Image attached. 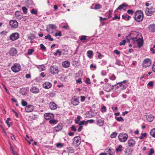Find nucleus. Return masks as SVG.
I'll return each mask as SVG.
<instances>
[{
  "mask_svg": "<svg viewBox=\"0 0 155 155\" xmlns=\"http://www.w3.org/2000/svg\"><path fill=\"white\" fill-rule=\"evenodd\" d=\"M126 37L128 41H129L130 39L132 42L137 44L138 48H140L143 45V38L141 34L140 33L135 31H132Z\"/></svg>",
  "mask_w": 155,
  "mask_h": 155,
  "instance_id": "nucleus-1",
  "label": "nucleus"
},
{
  "mask_svg": "<svg viewBox=\"0 0 155 155\" xmlns=\"http://www.w3.org/2000/svg\"><path fill=\"white\" fill-rule=\"evenodd\" d=\"M135 20L138 22L142 21L143 18V14L141 11H137L135 13L134 17Z\"/></svg>",
  "mask_w": 155,
  "mask_h": 155,
  "instance_id": "nucleus-2",
  "label": "nucleus"
},
{
  "mask_svg": "<svg viewBox=\"0 0 155 155\" xmlns=\"http://www.w3.org/2000/svg\"><path fill=\"white\" fill-rule=\"evenodd\" d=\"M155 12V8L153 6L147 7L145 10L146 14L148 16H151Z\"/></svg>",
  "mask_w": 155,
  "mask_h": 155,
  "instance_id": "nucleus-3",
  "label": "nucleus"
},
{
  "mask_svg": "<svg viewBox=\"0 0 155 155\" xmlns=\"http://www.w3.org/2000/svg\"><path fill=\"white\" fill-rule=\"evenodd\" d=\"M118 137L120 142H124L127 140L128 136L126 134L122 133L119 134Z\"/></svg>",
  "mask_w": 155,
  "mask_h": 155,
  "instance_id": "nucleus-4",
  "label": "nucleus"
},
{
  "mask_svg": "<svg viewBox=\"0 0 155 155\" xmlns=\"http://www.w3.org/2000/svg\"><path fill=\"white\" fill-rule=\"evenodd\" d=\"M57 27L53 24H49L47 27V31L50 33H53L56 30Z\"/></svg>",
  "mask_w": 155,
  "mask_h": 155,
  "instance_id": "nucleus-5",
  "label": "nucleus"
},
{
  "mask_svg": "<svg viewBox=\"0 0 155 155\" xmlns=\"http://www.w3.org/2000/svg\"><path fill=\"white\" fill-rule=\"evenodd\" d=\"M21 68V66L19 63H15L12 67L11 69L14 72L17 73L19 72Z\"/></svg>",
  "mask_w": 155,
  "mask_h": 155,
  "instance_id": "nucleus-6",
  "label": "nucleus"
},
{
  "mask_svg": "<svg viewBox=\"0 0 155 155\" xmlns=\"http://www.w3.org/2000/svg\"><path fill=\"white\" fill-rule=\"evenodd\" d=\"M49 71L50 73L53 75L58 74L59 71L58 67L54 66H50Z\"/></svg>",
  "mask_w": 155,
  "mask_h": 155,
  "instance_id": "nucleus-7",
  "label": "nucleus"
},
{
  "mask_svg": "<svg viewBox=\"0 0 155 155\" xmlns=\"http://www.w3.org/2000/svg\"><path fill=\"white\" fill-rule=\"evenodd\" d=\"M81 138L80 136H76L74 138L73 143L75 147H78L81 143Z\"/></svg>",
  "mask_w": 155,
  "mask_h": 155,
  "instance_id": "nucleus-8",
  "label": "nucleus"
},
{
  "mask_svg": "<svg viewBox=\"0 0 155 155\" xmlns=\"http://www.w3.org/2000/svg\"><path fill=\"white\" fill-rule=\"evenodd\" d=\"M117 84L119 85L121 89L124 90L128 86V83L127 81L124 80L122 82L118 83Z\"/></svg>",
  "mask_w": 155,
  "mask_h": 155,
  "instance_id": "nucleus-9",
  "label": "nucleus"
},
{
  "mask_svg": "<svg viewBox=\"0 0 155 155\" xmlns=\"http://www.w3.org/2000/svg\"><path fill=\"white\" fill-rule=\"evenodd\" d=\"M9 25L12 28H16L18 26V22L15 20H12L9 22Z\"/></svg>",
  "mask_w": 155,
  "mask_h": 155,
  "instance_id": "nucleus-10",
  "label": "nucleus"
},
{
  "mask_svg": "<svg viewBox=\"0 0 155 155\" xmlns=\"http://www.w3.org/2000/svg\"><path fill=\"white\" fill-rule=\"evenodd\" d=\"M151 61L149 58L145 59L142 63V65L143 67L147 68L151 64Z\"/></svg>",
  "mask_w": 155,
  "mask_h": 155,
  "instance_id": "nucleus-11",
  "label": "nucleus"
},
{
  "mask_svg": "<svg viewBox=\"0 0 155 155\" xmlns=\"http://www.w3.org/2000/svg\"><path fill=\"white\" fill-rule=\"evenodd\" d=\"M54 115L51 113H47L44 114V117L45 119L47 120H49L54 118Z\"/></svg>",
  "mask_w": 155,
  "mask_h": 155,
  "instance_id": "nucleus-12",
  "label": "nucleus"
},
{
  "mask_svg": "<svg viewBox=\"0 0 155 155\" xmlns=\"http://www.w3.org/2000/svg\"><path fill=\"white\" fill-rule=\"evenodd\" d=\"M79 98L78 97H74L71 99V103L74 106L78 105L79 103Z\"/></svg>",
  "mask_w": 155,
  "mask_h": 155,
  "instance_id": "nucleus-13",
  "label": "nucleus"
},
{
  "mask_svg": "<svg viewBox=\"0 0 155 155\" xmlns=\"http://www.w3.org/2000/svg\"><path fill=\"white\" fill-rule=\"evenodd\" d=\"M19 35L17 33H15L12 34L10 36V38L12 41L17 40L19 37Z\"/></svg>",
  "mask_w": 155,
  "mask_h": 155,
  "instance_id": "nucleus-14",
  "label": "nucleus"
},
{
  "mask_svg": "<svg viewBox=\"0 0 155 155\" xmlns=\"http://www.w3.org/2000/svg\"><path fill=\"white\" fill-rule=\"evenodd\" d=\"M34 107L33 105L29 104L25 108V110L27 112H31L33 111Z\"/></svg>",
  "mask_w": 155,
  "mask_h": 155,
  "instance_id": "nucleus-15",
  "label": "nucleus"
},
{
  "mask_svg": "<svg viewBox=\"0 0 155 155\" xmlns=\"http://www.w3.org/2000/svg\"><path fill=\"white\" fill-rule=\"evenodd\" d=\"M9 54L12 56H14L17 53V50L14 48H11L8 52Z\"/></svg>",
  "mask_w": 155,
  "mask_h": 155,
  "instance_id": "nucleus-16",
  "label": "nucleus"
},
{
  "mask_svg": "<svg viewBox=\"0 0 155 155\" xmlns=\"http://www.w3.org/2000/svg\"><path fill=\"white\" fill-rule=\"evenodd\" d=\"M30 91L33 93L37 94L39 92V90L38 87L34 86L31 87L30 89Z\"/></svg>",
  "mask_w": 155,
  "mask_h": 155,
  "instance_id": "nucleus-17",
  "label": "nucleus"
},
{
  "mask_svg": "<svg viewBox=\"0 0 155 155\" xmlns=\"http://www.w3.org/2000/svg\"><path fill=\"white\" fill-rule=\"evenodd\" d=\"M49 105L50 108L52 110H55L58 107V105L52 101L50 102Z\"/></svg>",
  "mask_w": 155,
  "mask_h": 155,
  "instance_id": "nucleus-18",
  "label": "nucleus"
},
{
  "mask_svg": "<svg viewBox=\"0 0 155 155\" xmlns=\"http://www.w3.org/2000/svg\"><path fill=\"white\" fill-rule=\"evenodd\" d=\"M96 121L97 122V124L99 126H103L104 124V122L102 119L98 118L97 119Z\"/></svg>",
  "mask_w": 155,
  "mask_h": 155,
  "instance_id": "nucleus-19",
  "label": "nucleus"
},
{
  "mask_svg": "<svg viewBox=\"0 0 155 155\" xmlns=\"http://www.w3.org/2000/svg\"><path fill=\"white\" fill-rule=\"evenodd\" d=\"M113 86V85L111 86V84L108 83H106L105 85L104 88L106 91L109 92L112 89V87Z\"/></svg>",
  "mask_w": 155,
  "mask_h": 155,
  "instance_id": "nucleus-20",
  "label": "nucleus"
},
{
  "mask_svg": "<svg viewBox=\"0 0 155 155\" xmlns=\"http://www.w3.org/2000/svg\"><path fill=\"white\" fill-rule=\"evenodd\" d=\"M63 128L62 124L61 123L58 124V125L54 128V130L56 132L61 130Z\"/></svg>",
  "mask_w": 155,
  "mask_h": 155,
  "instance_id": "nucleus-21",
  "label": "nucleus"
},
{
  "mask_svg": "<svg viewBox=\"0 0 155 155\" xmlns=\"http://www.w3.org/2000/svg\"><path fill=\"white\" fill-rule=\"evenodd\" d=\"M136 142L133 139L129 140L127 141L128 146L129 147H134L135 144Z\"/></svg>",
  "mask_w": 155,
  "mask_h": 155,
  "instance_id": "nucleus-22",
  "label": "nucleus"
},
{
  "mask_svg": "<svg viewBox=\"0 0 155 155\" xmlns=\"http://www.w3.org/2000/svg\"><path fill=\"white\" fill-rule=\"evenodd\" d=\"M133 151V150L130 148H126L124 151L125 154L127 155H130Z\"/></svg>",
  "mask_w": 155,
  "mask_h": 155,
  "instance_id": "nucleus-23",
  "label": "nucleus"
},
{
  "mask_svg": "<svg viewBox=\"0 0 155 155\" xmlns=\"http://www.w3.org/2000/svg\"><path fill=\"white\" fill-rule=\"evenodd\" d=\"M148 28L150 31L152 32H154L155 31V24H153L150 25Z\"/></svg>",
  "mask_w": 155,
  "mask_h": 155,
  "instance_id": "nucleus-24",
  "label": "nucleus"
},
{
  "mask_svg": "<svg viewBox=\"0 0 155 155\" xmlns=\"http://www.w3.org/2000/svg\"><path fill=\"white\" fill-rule=\"evenodd\" d=\"M22 15V13L19 11H17L15 12V16L17 19H21Z\"/></svg>",
  "mask_w": 155,
  "mask_h": 155,
  "instance_id": "nucleus-25",
  "label": "nucleus"
},
{
  "mask_svg": "<svg viewBox=\"0 0 155 155\" xmlns=\"http://www.w3.org/2000/svg\"><path fill=\"white\" fill-rule=\"evenodd\" d=\"M51 83L49 82H46L43 84V87L45 89H49L51 87Z\"/></svg>",
  "mask_w": 155,
  "mask_h": 155,
  "instance_id": "nucleus-26",
  "label": "nucleus"
},
{
  "mask_svg": "<svg viewBox=\"0 0 155 155\" xmlns=\"http://www.w3.org/2000/svg\"><path fill=\"white\" fill-rule=\"evenodd\" d=\"M62 65L64 68H68L70 66V62L68 61H66L63 62Z\"/></svg>",
  "mask_w": 155,
  "mask_h": 155,
  "instance_id": "nucleus-27",
  "label": "nucleus"
},
{
  "mask_svg": "<svg viewBox=\"0 0 155 155\" xmlns=\"http://www.w3.org/2000/svg\"><path fill=\"white\" fill-rule=\"evenodd\" d=\"M67 149L69 153H73L74 152V149L71 147H67Z\"/></svg>",
  "mask_w": 155,
  "mask_h": 155,
  "instance_id": "nucleus-28",
  "label": "nucleus"
},
{
  "mask_svg": "<svg viewBox=\"0 0 155 155\" xmlns=\"http://www.w3.org/2000/svg\"><path fill=\"white\" fill-rule=\"evenodd\" d=\"M122 18L125 20L128 21L130 20V16L127 14H124L122 16Z\"/></svg>",
  "mask_w": 155,
  "mask_h": 155,
  "instance_id": "nucleus-29",
  "label": "nucleus"
},
{
  "mask_svg": "<svg viewBox=\"0 0 155 155\" xmlns=\"http://www.w3.org/2000/svg\"><path fill=\"white\" fill-rule=\"evenodd\" d=\"M106 154V155H114V151H111L110 149H109Z\"/></svg>",
  "mask_w": 155,
  "mask_h": 155,
  "instance_id": "nucleus-30",
  "label": "nucleus"
},
{
  "mask_svg": "<svg viewBox=\"0 0 155 155\" xmlns=\"http://www.w3.org/2000/svg\"><path fill=\"white\" fill-rule=\"evenodd\" d=\"M45 39H47L49 41H53V39L51 37V36L49 34H48L45 37Z\"/></svg>",
  "mask_w": 155,
  "mask_h": 155,
  "instance_id": "nucleus-31",
  "label": "nucleus"
},
{
  "mask_svg": "<svg viewBox=\"0 0 155 155\" xmlns=\"http://www.w3.org/2000/svg\"><path fill=\"white\" fill-rule=\"evenodd\" d=\"M122 150V146L121 145H119L118 147L115 149L116 152H121Z\"/></svg>",
  "mask_w": 155,
  "mask_h": 155,
  "instance_id": "nucleus-32",
  "label": "nucleus"
},
{
  "mask_svg": "<svg viewBox=\"0 0 155 155\" xmlns=\"http://www.w3.org/2000/svg\"><path fill=\"white\" fill-rule=\"evenodd\" d=\"M50 124H55L58 122V121L57 120L54 119H51L49 121Z\"/></svg>",
  "mask_w": 155,
  "mask_h": 155,
  "instance_id": "nucleus-33",
  "label": "nucleus"
},
{
  "mask_svg": "<svg viewBox=\"0 0 155 155\" xmlns=\"http://www.w3.org/2000/svg\"><path fill=\"white\" fill-rule=\"evenodd\" d=\"M150 134L153 137H155V128L151 130L150 132Z\"/></svg>",
  "mask_w": 155,
  "mask_h": 155,
  "instance_id": "nucleus-34",
  "label": "nucleus"
},
{
  "mask_svg": "<svg viewBox=\"0 0 155 155\" xmlns=\"http://www.w3.org/2000/svg\"><path fill=\"white\" fill-rule=\"evenodd\" d=\"M153 117L151 115L147 117V120L149 122H151L153 121Z\"/></svg>",
  "mask_w": 155,
  "mask_h": 155,
  "instance_id": "nucleus-35",
  "label": "nucleus"
},
{
  "mask_svg": "<svg viewBox=\"0 0 155 155\" xmlns=\"http://www.w3.org/2000/svg\"><path fill=\"white\" fill-rule=\"evenodd\" d=\"M93 54V51H88L87 52V56L89 58H91Z\"/></svg>",
  "mask_w": 155,
  "mask_h": 155,
  "instance_id": "nucleus-36",
  "label": "nucleus"
},
{
  "mask_svg": "<svg viewBox=\"0 0 155 155\" xmlns=\"http://www.w3.org/2000/svg\"><path fill=\"white\" fill-rule=\"evenodd\" d=\"M54 36L55 37H57L58 36L59 37L61 36H62L61 31H59L58 32H55L54 35Z\"/></svg>",
  "mask_w": 155,
  "mask_h": 155,
  "instance_id": "nucleus-37",
  "label": "nucleus"
},
{
  "mask_svg": "<svg viewBox=\"0 0 155 155\" xmlns=\"http://www.w3.org/2000/svg\"><path fill=\"white\" fill-rule=\"evenodd\" d=\"M81 118V117L79 116L77 117V118L75 119V123L76 124H78L79 123V122L80 121V119Z\"/></svg>",
  "mask_w": 155,
  "mask_h": 155,
  "instance_id": "nucleus-38",
  "label": "nucleus"
},
{
  "mask_svg": "<svg viewBox=\"0 0 155 155\" xmlns=\"http://www.w3.org/2000/svg\"><path fill=\"white\" fill-rule=\"evenodd\" d=\"M117 135V133L116 132H113L110 135V137L111 138H114L116 137Z\"/></svg>",
  "mask_w": 155,
  "mask_h": 155,
  "instance_id": "nucleus-39",
  "label": "nucleus"
},
{
  "mask_svg": "<svg viewBox=\"0 0 155 155\" xmlns=\"http://www.w3.org/2000/svg\"><path fill=\"white\" fill-rule=\"evenodd\" d=\"M28 19V17L27 16H23V15L21 16V18L20 20H21L22 21H25L27 20Z\"/></svg>",
  "mask_w": 155,
  "mask_h": 155,
  "instance_id": "nucleus-40",
  "label": "nucleus"
},
{
  "mask_svg": "<svg viewBox=\"0 0 155 155\" xmlns=\"http://www.w3.org/2000/svg\"><path fill=\"white\" fill-rule=\"evenodd\" d=\"M115 118L118 121H120L124 120V119L122 117H115Z\"/></svg>",
  "mask_w": 155,
  "mask_h": 155,
  "instance_id": "nucleus-41",
  "label": "nucleus"
},
{
  "mask_svg": "<svg viewBox=\"0 0 155 155\" xmlns=\"http://www.w3.org/2000/svg\"><path fill=\"white\" fill-rule=\"evenodd\" d=\"M124 4H123L122 5H120L117 8V10H120L124 8L125 6Z\"/></svg>",
  "mask_w": 155,
  "mask_h": 155,
  "instance_id": "nucleus-42",
  "label": "nucleus"
},
{
  "mask_svg": "<svg viewBox=\"0 0 155 155\" xmlns=\"http://www.w3.org/2000/svg\"><path fill=\"white\" fill-rule=\"evenodd\" d=\"M109 78L111 80H114L116 79V77L113 74L110 76Z\"/></svg>",
  "mask_w": 155,
  "mask_h": 155,
  "instance_id": "nucleus-43",
  "label": "nucleus"
},
{
  "mask_svg": "<svg viewBox=\"0 0 155 155\" xmlns=\"http://www.w3.org/2000/svg\"><path fill=\"white\" fill-rule=\"evenodd\" d=\"M22 9L23 12L25 14H26L27 13V10L28 9L25 7H22Z\"/></svg>",
  "mask_w": 155,
  "mask_h": 155,
  "instance_id": "nucleus-44",
  "label": "nucleus"
},
{
  "mask_svg": "<svg viewBox=\"0 0 155 155\" xmlns=\"http://www.w3.org/2000/svg\"><path fill=\"white\" fill-rule=\"evenodd\" d=\"M141 136L139 138L140 139H142L144 137H146L147 136V134L145 133H141Z\"/></svg>",
  "mask_w": 155,
  "mask_h": 155,
  "instance_id": "nucleus-45",
  "label": "nucleus"
},
{
  "mask_svg": "<svg viewBox=\"0 0 155 155\" xmlns=\"http://www.w3.org/2000/svg\"><path fill=\"white\" fill-rule=\"evenodd\" d=\"M34 50L33 49H29L28 50V52L27 54L28 55H31V54H32L34 52Z\"/></svg>",
  "mask_w": 155,
  "mask_h": 155,
  "instance_id": "nucleus-46",
  "label": "nucleus"
},
{
  "mask_svg": "<svg viewBox=\"0 0 155 155\" xmlns=\"http://www.w3.org/2000/svg\"><path fill=\"white\" fill-rule=\"evenodd\" d=\"M21 104L23 106H26L27 104V103L25 101H24V100H22L21 101Z\"/></svg>",
  "mask_w": 155,
  "mask_h": 155,
  "instance_id": "nucleus-47",
  "label": "nucleus"
},
{
  "mask_svg": "<svg viewBox=\"0 0 155 155\" xmlns=\"http://www.w3.org/2000/svg\"><path fill=\"white\" fill-rule=\"evenodd\" d=\"M90 112L89 111H87L84 115H85L86 117H91V115L90 114Z\"/></svg>",
  "mask_w": 155,
  "mask_h": 155,
  "instance_id": "nucleus-48",
  "label": "nucleus"
},
{
  "mask_svg": "<svg viewBox=\"0 0 155 155\" xmlns=\"http://www.w3.org/2000/svg\"><path fill=\"white\" fill-rule=\"evenodd\" d=\"M101 8V5L99 4H96L95 5L94 8L95 9H100Z\"/></svg>",
  "mask_w": 155,
  "mask_h": 155,
  "instance_id": "nucleus-49",
  "label": "nucleus"
},
{
  "mask_svg": "<svg viewBox=\"0 0 155 155\" xmlns=\"http://www.w3.org/2000/svg\"><path fill=\"white\" fill-rule=\"evenodd\" d=\"M63 144L61 143H57L56 144V147L58 148H61L63 147Z\"/></svg>",
  "mask_w": 155,
  "mask_h": 155,
  "instance_id": "nucleus-50",
  "label": "nucleus"
},
{
  "mask_svg": "<svg viewBox=\"0 0 155 155\" xmlns=\"http://www.w3.org/2000/svg\"><path fill=\"white\" fill-rule=\"evenodd\" d=\"M40 67H39V68L41 69L42 71H44L45 70V67L43 64L40 65Z\"/></svg>",
  "mask_w": 155,
  "mask_h": 155,
  "instance_id": "nucleus-51",
  "label": "nucleus"
},
{
  "mask_svg": "<svg viewBox=\"0 0 155 155\" xmlns=\"http://www.w3.org/2000/svg\"><path fill=\"white\" fill-rule=\"evenodd\" d=\"M31 12L32 14H35V15H37V11H35L34 9H32L31 10Z\"/></svg>",
  "mask_w": 155,
  "mask_h": 155,
  "instance_id": "nucleus-52",
  "label": "nucleus"
},
{
  "mask_svg": "<svg viewBox=\"0 0 155 155\" xmlns=\"http://www.w3.org/2000/svg\"><path fill=\"white\" fill-rule=\"evenodd\" d=\"M87 37V36L85 35H82L81 36V38H80V40L82 41L83 40H85L86 39V38Z\"/></svg>",
  "mask_w": 155,
  "mask_h": 155,
  "instance_id": "nucleus-53",
  "label": "nucleus"
},
{
  "mask_svg": "<svg viewBox=\"0 0 155 155\" xmlns=\"http://www.w3.org/2000/svg\"><path fill=\"white\" fill-rule=\"evenodd\" d=\"M106 107L105 106H104L101 108V111L103 113L105 112L106 111Z\"/></svg>",
  "mask_w": 155,
  "mask_h": 155,
  "instance_id": "nucleus-54",
  "label": "nucleus"
},
{
  "mask_svg": "<svg viewBox=\"0 0 155 155\" xmlns=\"http://www.w3.org/2000/svg\"><path fill=\"white\" fill-rule=\"evenodd\" d=\"M40 46L41 49L43 50H45L46 49V47L44 46V45L43 44H41L40 45Z\"/></svg>",
  "mask_w": 155,
  "mask_h": 155,
  "instance_id": "nucleus-55",
  "label": "nucleus"
},
{
  "mask_svg": "<svg viewBox=\"0 0 155 155\" xmlns=\"http://www.w3.org/2000/svg\"><path fill=\"white\" fill-rule=\"evenodd\" d=\"M154 153V150L153 148L150 149V151L148 153V155H151L153 154Z\"/></svg>",
  "mask_w": 155,
  "mask_h": 155,
  "instance_id": "nucleus-56",
  "label": "nucleus"
},
{
  "mask_svg": "<svg viewBox=\"0 0 155 155\" xmlns=\"http://www.w3.org/2000/svg\"><path fill=\"white\" fill-rule=\"evenodd\" d=\"M126 41L125 40H123L122 42H121L120 43L119 45L120 46L124 45L126 43Z\"/></svg>",
  "mask_w": 155,
  "mask_h": 155,
  "instance_id": "nucleus-57",
  "label": "nucleus"
},
{
  "mask_svg": "<svg viewBox=\"0 0 155 155\" xmlns=\"http://www.w3.org/2000/svg\"><path fill=\"white\" fill-rule=\"evenodd\" d=\"M57 54H59V56H60L61 55V52L59 50H57L56 51V53H54V55H56Z\"/></svg>",
  "mask_w": 155,
  "mask_h": 155,
  "instance_id": "nucleus-58",
  "label": "nucleus"
},
{
  "mask_svg": "<svg viewBox=\"0 0 155 155\" xmlns=\"http://www.w3.org/2000/svg\"><path fill=\"white\" fill-rule=\"evenodd\" d=\"M148 86H150L151 87H153V83L152 81L149 82L147 84Z\"/></svg>",
  "mask_w": 155,
  "mask_h": 155,
  "instance_id": "nucleus-59",
  "label": "nucleus"
},
{
  "mask_svg": "<svg viewBox=\"0 0 155 155\" xmlns=\"http://www.w3.org/2000/svg\"><path fill=\"white\" fill-rule=\"evenodd\" d=\"M81 123L82 124H83V125L84 124L85 125H86L87 124H88V122L87 121H87L83 120V121H81Z\"/></svg>",
  "mask_w": 155,
  "mask_h": 155,
  "instance_id": "nucleus-60",
  "label": "nucleus"
},
{
  "mask_svg": "<svg viewBox=\"0 0 155 155\" xmlns=\"http://www.w3.org/2000/svg\"><path fill=\"white\" fill-rule=\"evenodd\" d=\"M71 130L74 131L76 132V129L75 128V126L74 125H72L71 127Z\"/></svg>",
  "mask_w": 155,
  "mask_h": 155,
  "instance_id": "nucleus-61",
  "label": "nucleus"
},
{
  "mask_svg": "<svg viewBox=\"0 0 155 155\" xmlns=\"http://www.w3.org/2000/svg\"><path fill=\"white\" fill-rule=\"evenodd\" d=\"M127 12L128 14L132 15L134 13V11L132 10H128Z\"/></svg>",
  "mask_w": 155,
  "mask_h": 155,
  "instance_id": "nucleus-62",
  "label": "nucleus"
},
{
  "mask_svg": "<svg viewBox=\"0 0 155 155\" xmlns=\"http://www.w3.org/2000/svg\"><path fill=\"white\" fill-rule=\"evenodd\" d=\"M86 83L87 84H91L90 79L89 78H87L85 81Z\"/></svg>",
  "mask_w": 155,
  "mask_h": 155,
  "instance_id": "nucleus-63",
  "label": "nucleus"
},
{
  "mask_svg": "<svg viewBox=\"0 0 155 155\" xmlns=\"http://www.w3.org/2000/svg\"><path fill=\"white\" fill-rule=\"evenodd\" d=\"M152 70L154 72H155V61L154 62L153 64L152 67Z\"/></svg>",
  "mask_w": 155,
  "mask_h": 155,
  "instance_id": "nucleus-64",
  "label": "nucleus"
}]
</instances>
